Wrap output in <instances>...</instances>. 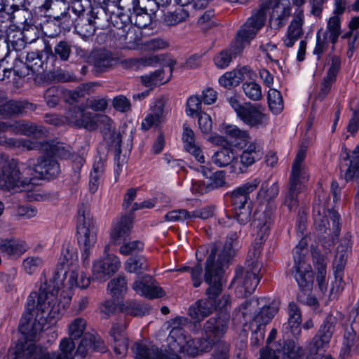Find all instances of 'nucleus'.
Listing matches in <instances>:
<instances>
[{"mask_svg":"<svg viewBox=\"0 0 359 359\" xmlns=\"http://www.w3.org/2000/svg\"><path fill=\"white\" fill-rule=\"evenodd\" d=\"M340 33V18L337 15H333L328 20L327 31L325 35L327 36L330 43L334 44L337 41Z\"/></svg>","mask_w":359,"mask_h":359,"instance_id":"nucleus-59","label":"nucleus"},{"mask_svg":"<svg viewBox=\"0 0 359 359\" xmlns=\"http://www.w3.org/2000/svg\"><path fill=\"white\" fill-rule=\"evenodd\" d=\"M44 45L45 55L46 58H50V62H55L57 58L63 62L69 60L72 53V46L68 41L65 40L60 41L56 43L53 50L50 44L44 42Z\"/></svg>","mask_w":359,"mask_h":359,"instance_id":"nucleus-30","label":"nucleus"},{"mask_svg":"<svg viewBox=\"0 0 359 359\" xmlns=\"http://www.w3.org/2000/svg\"><path fill=\"white\" fill-rule=\"evenodd\" d=\"M277 311V309L274 306L261 304L253 312L250 326L265 328V326L273 319Z\"/></svg>","mask_w":359,"mask_h":359,"instance_id":"nucleus-28","label":"nucleus"},{"mask_svg":"<svg viewBox=\"0 0 359 359\" xmlns=\"http://www.w3.org/2000/svg\"><path fill=\"white\" fill-rule=\"evenodd\" d=\"M302 188L295 184L289 183L287 190L284 193L282 205L286 206L289 211H294L299 205L298 195Z\"/></svg>","mask_w":359,"mask_h":359,"instance_id":"nucleus-47","label":"nucleus"},{"mask_svg":"<svg viewBox=\"0 0 359 359\" xmlns=\"http://www.w3.org/2000/svg\"><path fill=\"white\" fill-rule=\"evenodd\" d=\"M260 182L259 178H255L231 193L233 217L241 225H245L251 220L252 205L249 195L258 187Z\"/></svg>","mask_w":359,"mask_h":359,"instance_id":"nucleus-6","label":"nucleus"},{"mask_svg":"<svg viewBox=\"0 0 359 359\" xmlns=\"http://www.w3.org/2000/svg\"><path fill=\"white\" fill-rule=\"evenodd\" d=\"M247 136H210L209 141L222 147H226L231 151L233 148L243 149L246 147Z\"/></svg>","mask_w":359,"mask_h":359,"instance_id":"nucleus-39","label":"nucleus"},{"mask_svg":"<svg viewBox=\"0 0 359 359\" xmlns=\"http://www.w3.org/2000/svg\"><path fill=\"white\" fill-rule=\"evenodd\" d=\"M183 147L200 163L205 162L201 144L196 140V136H183Z\"/></svg>","mask_w":359,"mask_h":359,"instance_id":"nucleus-46","label":"nucleus"},{"mask_svg":"<svg viewBox=\"0 0 359 359\" xmlns=\"http://www.w3.org/2000/svg\"><path fill=\"white\" fill-rule=\"evenodd\" d=\"M27 168L20 171L15 160L5 161L0 168V189L11 192L29 190L32 187L35 178L27 176Z\"/></svg>","mask_w":359,"mask_h":359,"instance_id":"nucleus-5","label":"nucleus"},{"mask_svg":"<svg viewBox=\"0 0 359 359\" xmlns=\"http://www.w3.org/2000/svg\"><path fill=\"white\" fill-rule=\"evenodd\" d=\"M28 247L25 241L2 238L0 237V252L10 257H19L25 253Z\"/></svg>","mask_w":359,"mask_h":359,"instance_id":"nucleus-34","label":"nucleus"},{"mask_svg":"<svg viewBox=\"0 0 359 359\" xmlns=\"http://www.w3.org/2000/svg\"><path fill=\"white\" fill-rule=\"evenodd\" d=\"M86 327V321L84 318H76L74 319L72 323L69 325V334L71 337V339H67V340L72 341L74 344V348L72 349V359L74 355V348L75 344L73 339H79L83 334L84 330ZM67 339V338L63 339V340Z\"/></svg>","mask_w":359,"mask_h":359,"instance_id":"nucleus-49","label":"nucleus"},{"mask_svg":"<svg viewBox=\"0 0 359 359\" xmlns=\"http://www.w3.org/2000/svg\"><path fill=\"white\" fill-rule=\"evenodd\" d=\"M6 132L20 135H44L45 133L43 126L25 121H15L12 124L0 122V133Z\"/></svg>","mask_w":359,"mask_h":359,"instance_id":"nucleus-22","label":"nucleus"},{"mask_svg":"<svg viewBox=\"0 0 359 359\" xmlns=\"http://www.w3.org/2000/svg\"><path fill=\"white\" fill-rule=\"evenodd\" d=\"M74 344L67 340L60 342V349L61 353H49L38 349L35 351L32 347L23 346L19 344L17 348L18 359H72V349Z\"/></svg>","mask_w":359,"mask_h":359,"instance_id":"nucleus-13","label":"nucleus"},{"mask_svg":"<svg viewBox=\"0 0 359 359\" xmlns=\"http://www.w3.org/2000/svg\"><path fill=\"white\" fill-rule=\"evenodd\" d=\"M27 32H21V31H16L10 29L7 32V48L11 47L16 51L21 50L25 46V42L23 37H27Z\"/></svg>","mask_w":359,"mask_h":359,"instance_id":"nucleus-51","label":"nucleus"},{"mask_svg":"<svg viewBox=\"0 0 359 359\" xmlns=\"http://www.w3.org/2000/svg\"><path fill=\"white\" fill-rule=\"evenodd\" d=\"M288 0H266L259 6V8L252 11L251 16L238 31V36L242 41H248L253 39L258 31L264 25L267 11L269 8L280 5L282 2L285 3Z\"/></svg>","mask_w":359,"mask_h":359,"instance_id":"nucleus-11","label":"nucleus"},{"mask_svg":"<svg viewBox=\"0 0 359 359\" xmlns=\"http://www.w3.org/2000/svg\"><path fill=\"white\" fill-rule=\"evenodd\" d=\"M126 325L113 323L109 334L114 341V350L117 355L125 354L128 350V341L125 334Z\"/></svg>","mask_w":359,"mask_h":359,"instance_id":"nucleus-27","label":"nucleus"},{"mask_svg":"<svg viewBox=\"0 0 359 359\" xmlns=\"http://www.w3.org/2000/svg\"><path fill=\"white\" fill-rule=\"evenodd\" d=\"M237 239V233L230 232L224 244L216 242L212 243L208 249L201 246L197 250L196 256L199 262L202 257H199L198 255L208 252L205 265L204 280L209 287L206 290L207 298L197 301L189 308V313L191 318L201 320L217 309V298L222 291L224 267L236 255Z\"/></svg>","mask_w":359,"mask_h":359,"instance_id":"nucleus-1","label":"nucleus"},{"mask_svg":"<svg viewBox=\"0 0 359 359\" xmlns=\"http://www.w3.org/2000/svg\"><path fill=\"white\" fill-rule=\"evenodd\" d=\"M337 318L328 315L319 330L309 342L307 349L311 355H320L321 351L328 346L335 330Z\"/></svg>","mask_w":359,"mask_h":359,"instance_id":"nucleus-14","label":"nucleus"},{"mask_svg":"<svg viewBox=\"0 0 359 359\" xmlns=\"http://www.w3.org/2000/svg\"><path fill=\"white\" fill-rule=\"evenodd\" d=\"M70 8H68L67 11L62 12L60 15L55 16L53 20L46 22L44 25L46 29V34L50 36L57 35L60 32V25H64L66 26L74 24V18L70 14Z\"/></svg>","mask_w":359,"mask_h":359,"instance_id":"nucleus-33","label":"nucleus"},{"mask_svg":"<svg viewBox=\"0 0 359 359\" xmlns=\"http://www.w3.org/2000/svg\"><path fill=\"white\" fill-rule=\"evenodd\" d=\"M149 264L142 256H134L129 257L124 264V269L128 273L140 274L147 271Z\"/></svg>","mask_w":359,"mask_h":359,"instance_id":"nucleus-48","label":"nucleus"},{"mask_svg":"<svg viewBox=\"0 0 359 359\" xmlns=\"http://www.w3.org/2000/svg\"><path fill=\"white\" fill-rule=\"evenodd\" d=\"M27 103L11 100L0 104V118H8L21 114Z\"/></svg>","mask_w":359,"mask_h":359,"instance_id":"nucleus-43","label":"nucleus"},{"mask_svg":"<svg viewBox=\"0 0 359 359\" xmlns=\"http://www.w3.org/2000/svg\"><path fill=\"white\" fill-rule=\"evenodd\" d=\"M302 351L293 340H280L267 344L259 359H299Z\"/></svg>","mask_w":359,"mask_h":359,"instance_id":"nucleus-15","label":"nucleus"},{"mask_svg":"<svg viewBox=\"0 0 359 359\" xmlns=\"http://www.w3.org/2000/svg\"><path fill=\"white\" fill-rule=\"evenodd\" d=\"M234 154L233 151L226 147H222L219 151L215 152L212 156V162L218 167H226L230 165L234 160Z\"/></svg>","mask_w":359,"mask_h":359,"instance_id":"nucleus-54","label":"nucleus"},{"mask_svg":"<svg viewBox=\"0 0 359 359\" xmlns=\"http://www.w3.org/2000/svg\"><path fill=\"white\" fill-rule=\"evenodd\" d=\"M114 62V58L109 52L102 51L97 53L94 59V66L97 71L104 72L109 68Z\"/></svg>","mask_w":359,"mask_h":359,"instance_id":"nucleus-63","label":"nucleus"},{"mask_svg":"<svg viewBox=\"0 0 359 359\" xmlns=\"http://www.w3.org/2000/svg\"><path fill=\"white\" fill-rule=\"evenodd\" d=\"M264 115L259 104H246L241 109L239 117L247 124L255 126L262 123Z\"/></svg>","mask_w":359,"mask_h":359,"instance_id":"nucleus-37","label":"nucleus"},{"mask_svg":"<svg viewBox=\"0 0 359 359\" xmlns=\"http://www.w3.org/2000/svg\"><path fill=\"white\" fill-rule=\"evenodd\" d=\"M279 191L278 182L269 184V182L264 181L257 194V199L261 203L266 202V206H269L270 203H275L273 201L278 196Z\"/></svg>","mask_w":359,"mask_h":359,"instance_id":"nucleus-41","label":"nucleus"},{"mask_svg":"<svg viewBox=\"0 0 359 359\" xmlns=\"http://www.w3.org/2000/svg\"><path fill=\"white\" fill-rule=\"evenodd\" d=\"M313 220L316 229L320 233H326L331 237L332 244H334L340 232V216L334 210H328V216L332 221V226L330 228L327 216L325 215V209L320 205L313 206Z\"/></svg>","mask_w":359,"mask_h":359,"instance_id":"nucleus-12","label":"nucleus"},{"mask_svg":"<svg viewBox=\"0 0 359 359\" xmlns=\"http://www.w3.org/2000/svg\"><path fill=\"white\" fill-rule=\"evenodd\" d=\"M237 51L235 45L228 49L219 52L214 58L215 65L220 69L226 68L229 65L232 59L236 57Z\"/></svg>","mask_w":359,"mask_h":359,"instance_id":"nucleus-57","label":"nucleus"},{"mask_svg":"<svg viewBox=\"0 0 359 359\" xmlns=\"http://www.w3.org/2000/svg\"><path fill=\"white\" fill-rule=\"evenodd\" d=\"M304 161V158H302V156L295 157L292 165L289 180V183L295 184L301 188L302 184L309 179V175Z\"/></svg>","mask_w":359,"mask_h":359,"instance_id":"nucleus-36","label":"nucleus"},{"mask_svg":"<svg viewBox=\"0 0 359 359\" xmlns=\"http://www.w3.org/2000/svg\"><path fill=\"white\" fill-rule=\"evenodd\" d=\"M90 350L104 352L106 347L103 341L99 336H95L90 333H85L78 346L76 353L84 357Z\"/></svg>","mask_w":359,"mask_h":359,"instance_id":"nucleus-31","label":"nucleus"},{"mask_svg":"<svg viewBox=\"0 0 359 359\" xmlns=\"http://www.w3.org/2000/svg\"><path fill=\"white\" fill-rule=\"evenodd\" d=\"M133 215L132 214L121 216L116 222L114 223L110 232L109 244L104 248V253L109 250V245H119L126 240L129 236L132 225Z\"/></svg>","mask_w":359,"mask_h":359,"instance_id":"nucleus-17","label":"nucleus"},{"mask_svg":"<svg viewBox=\"0 0 359 359\" xmlns=\"http://www.w3.org/2000/svg\"><path fill=\"white\" fill-rule=\"evenodd\" d=\"M82 15L83 13L80 18L74 20V29L83 39L88 40L94 36L96 28L93 17L83 18Z\"/></svg>","mask_w":359,"mask_h":359,"instance_id":"nucleus-40","label":"nucleus"},{"mask_svg":"<svg viewBox=\"0 0 359 359\" xmlns=\"http://www.w3.org/2000/svg\"><path fill=\"white\" fill-rule=\"evenodd\" d=\"M287 309L288 319L287 321L283 325V331L286 334L290 332L295 338H298L301 333V310L294 302H290Z\"/></svg>","mask_w":359,"mask_h":359,"instance_id":"nucleus-25","label":"nucleus"},{"mask_svg":"<svg viewBox=\"0 0 359 359\" xmlns=\"http://www.w3.org/2000/svg\"><path fill=\"white\" fill-rule=\"evenodd\" d=\"M340 172L346 182L359 179V144L351 154H346L340 161Z\"/></svg>","mask_w":359,"mask_h":359,"instance_id":"nucleus-19","label":"nucleus"},{"mask_svg":"<svg viewBox=\"0 0 359 359\" xmlns=\"http://www.w3.org/2000/svg\"><path fill=\"white\" fill-rule=\"evenodd\" d=\"M43 259L38 256H29L25 258L22 263V269L28 275H33L39 272L43 266Z\"/></svg>","mask_w":359,"mask_h":359,"instance_id":"nucleus-55","label":"nucleus"},{"mask_svg":"<svg viewBox=\"0 0 359 359\" xmlns=\"http://www.w3.org/2000/svg\"><path fill=\"white\" fill-rule=\"evenodd\" d=\"M77 240L83 249L82 255L84 262L90 255V250L97 241V229L95 221L90 215L87 204L81 203L79 205L77 217Z\"/></svg>","mask_w":359,"mask_h":359,"instance_id":"nucleus-7","label":"nucleus"},{"mask_svg":"<svg viewBox=\"0 0 359 359\" xmlns=\"http://www.w3.org/2000/svg\"><path fill=\"white\" fill-rule=\"evenodd\" d=\"M121 263L117 256L108 254L103 259L95 262L93 266V273L96 279H103L116 272Z\"/></svg>","mask_w":359,"mask_h":359,"instance_id":"nucleus-23","label":"nucleus"},{"mask_svg":"<svg viewBox=\"0 0 359 359\" xmlns=\"http://www.w3.org/2000/svg\"><path fill=\"white\" fill-rule=\"evenodd\" d=\"M268 104L270 110L274 114H280L283 109V100L280 92L275 88L268 91Z\"/></svg>","mask_w":359,"mask_h":359,"instance_id":"nucleus-56","label":"nucleus"},{"mask_svg":"<svg viewBox=\"0 0 359 359\" xmlns=\"http://www.w3.org/2000/svg\"><path fill=\"white\" fill-rule=\"evenodd\" d=\"M50 61V57L46 58L44 48L41 52H29L26 57V66L33 73L41 74L48 69V62Z\"/></svg>","mask_w":359,"mask_h":359,"instance_id":"nucleus-29","label":"nucleus"},{"mask_svg":"<svg viewBox=\"0 0 359 359\" xmlns=\"http://www.w3.org/2000/svg\"><path fill=\"white\" fill-rule=\"evenodd\" d=\"M0 144L8 149L39 150L66 160L73 158L75 156L69 146L46 140L42 136H27L26 138L0 136Z\"/></svg>","mask_w":359,"mask_h":359,"instance_id":"nucleus-3","label":"nucleus"},{"mask_svg":"<svg viewBox=\"0 0 359 359\" xmlns=\"http://www.w3.org/2000/svg\"><path fill=\"white\" fill-rule=\"evenodd\" d=\"M133 348L135 359H181L176 353H164L157 347L148 348L138 342L135 343Z\"/></svg>","mask_w":359,"mask_h":359,"instance_id":"nucleus-26","label":"nucleus"},{"mask_svg":"<svg viewBox=\"0 0 359 359\" xmlns=\"http://www.w3.org/2000/svg\"><path fill=\"white\" fill-rule=\"evenodd\" d=\"M229 316L225 313H219L210 318L205 322L203 326V340L205 346L203 350H211L217 344L221 347L222 343H226L222 339L224 337L229 329Z\"/></svg>","mask_w":359,"mask_h":359,"instance_id":"nucleus-10","label":"nucleus"},{"mask_svg":"<svg viewBox=\"0 0 359 359\" xmlns=\"http://www.w3.org/2000/svg\"><path fill=\"white\" fill-rule=\"evenodd\" d=\"M32 159L28 161L27 172L34 171L41 179H55L61 172L58 161L49 155L40 156L36 162L32 163Z\"/></svg>","mask_w":359,"mask_h":359,"instance_id":"nucleus-16","label":"nucleus"},{"mask_svg":"<svg viewBox=\"0 0 359 359\" xmlns=\"http://www.w3.org/2000/svg\"><path fill=\"white\" fill-rule=\"evenodd\" d=\"M359 345V335L352 326L346 327L343 336L342 346L339 353V359H347L351 352L356 351Z\"/></svg>","mask_w":359,"mask_h":359,"instance_id":"nucleus-32","label":"nucleus"},{"mask_svg":"<svg viewBox=\"0 0 359 359\" xmlns=\"http://www.w3.org/2000/svg\"><path fill=\"white\" fill-rule=\"evenodd\" d=\"M260 158L261 154L252 155V154L243 151L240 156V161H236L233 166L236 169L238 168L240 172H244L249 166L255 162L256 160H259Z\"/></svg>","mask_w":359,"mask_h":359,"instance_id":"nucleus-64","label":"nucleus"},{"mask_svg":"<svg viewBox=\"0 0 359 359\" xmlns=\"http://www.w3.org/2000/svg\"><path fill=\"white\" fill-rule=\"evenodd\" d=\"M189 17V13L182 8H177L173 12H167L163 15V22L167 26H174L185 21Z\"/></svg>","mask_w":359,"mask_h":359,"instance_id":"nucleus-58","label":"nucleus"},{"mask_svg":"<svg viewBox=\"0 0 359 359\" xmlns=\"http://www.w3.org/2000/svg\"><path fill=\"white\" fill-rule=\"evenodd\" d=\"M76 252L72 248H71L69 245L63 247L62 250V255L60 257V261L57 266V269L54 271L53 277L50 279L49 283L46 281L47 284L49 285L58 284L59 290L63 280L61 278V275L64 273L65 271H66L67 267H69V266L74 267L73 266V263L76 260Z\"/></svg>","mask_w":359,"mask_h":359,"instance_id":"nucleus-21","label":"nucleus"},{"mask_svg":"<svg viewBox=\"0 0 359 359\" xmlns=\"http://www.w3.org/2000/svg\"><path fill=\"white\" fill-rule=\"evenodd\" d=\"M75 116L71 115L72 121L79 128H84L90 131L97 130L104 135H116L114 121L107 115L93 116L81 107L74 108L72 111Z\"/></svg>","mask_w":359,"mask_h":359,"instance_id":"nucleus-8","label":"nucleus"},{"mask_svg":"<svg viewBox=\"0 0 359 359\" xmlns=\"http://www.w3.org/2000/svg\"><path fill=\"white\" fill-rule=\"evenodd\" d=\"M291 8L289 1L281 3L280 5L272 8V13L271 15L270 22L276 28L283 27L285 21L290 16Z\"/></svg>","mask_w":359,"mask_h":359,"instance_id":"nucleus-42","label":"nucleus"},{"mask_svg":"<svg viewBox=\"0 0 359 359\" xmlns=\"http://www.w3.org/2000/svg\"><path fill=\"white\" fill-rule=\"evenodd\" d=\"M58 284L49 285L46 282L42 283L39 292H32L27 301L26 312L22 315L19 331L22 337L20 338L13 351L15 359L17 358V348L19 344L30 346L34 351L41 349L47 351L34 344L36 336L43 330L48 318H57L65 311V306L57 301Z\"/></svg>","mask_w":359,"mask_h":359,"instance_id":"nucleus-2","label":"nucleus"},{"mask_svg":"<svg viewBox=\"0 0 359 359\" xmlns=\"http://www.w3.org/2000/svg\"><path fill=\"white\" fill-rule=\"evenodd\" d=\"M303 20L300 15L294 18L287 29V34L284 39V43L287 47H292L298 39L302 35Z\"/></svg>","mask_w":359,"mask_h":359,"instance_id":"nucleus-44","label":"nucleus"},{"mask_svg":"<svg viewBox=\"0 0 359 359\" xmlns=\"http://www.w3.org/2000/svg\"><path fill=\"white\" fill-rule=\"evenodd\" d=\"M261 251L260 245H256L250 249L245 262V266L236 270L233 282L236 285V293L238 297H246L250 295L260 281L261 264L258 259Z\"/></svg>","mask_w":359,"mask_h":359,"instance_id":"nucleus-4","label":"nucleus"},{"mask_svg":"<svg viewBox=\"0 0 359 359\" xmlns=\"http://www.w3.org/2000/svg\"><path fill=\"white\" fill-rule=\"evenodd\" d=\"M133 290L138 294L149 299L164 296L163 289L158 286L154 278L148 274L138 276L132 285Z\"/></svg>","mask_w":359,"mask_h":359,"instance_id":"nucleus-18","label":"nucleus"},{"mask_svg":"<svg viewBox=\"0 0 359 359\" xmlns=\"http://www.w3.org/2000/svg\"><path fill=\"white\" fill-rule=\"evenodd\" d=\"M65 277L66 280V285H68L69 288L79 287L81 289L86 288L90 283V278H87L86 275L77 270L76 267H73L69 271H65L64 273L61 275L62 277Z\"/></svg>","mask_w":359,"mask_h":359,"instance_id":"nucleus-38","label":"nucleus"},{"mask_svg":"<svg viewBox=\"0 0 359 359\" xmlns=\"http://www.w3.org/2000/svg\"><path fill=\"white\" fill-rule=\"evenodd\" d=\"M243 73L241 69H233L222 76L219 79V83L226 88H231L238 86L243 79Z\"/></svg>","mask_w":359,"mask_h":359,"instance_id":"nucleus-53","label":"nucleus"},{"mask_svg":"<svg viewBox=\"0 0 359 359\" xmlns=\"http://www.w3.org/2000/svg\"><path fill=\"white\" fill-rule=\"evenodd\" d=\"M308 238H302L293 250L294 266L292 274L297 282L299 287L306 292L311 290L313 283V274L311 266L305 262L304 257L307 252Z\"/></svg>","mask_w":359,"mask_h":359,"instance_id":"nucleus-9","label":"nucleus"},{"mask_svg":"<svg viewBox=\"0 0 359 359\" xmlns=\"http://www.w3.org/2000/svg\"><path fill=\"white\" fill-rule=\"evenodd\" d=\"M263 301L264 299H252L245 301L237 309L236 316H241L245 322L248 320L250 322L253 312L258 306L261 305V302Z\"/></svg>","mask_w":359,"mask_h":359,"instance_id":"nucleus-50","label":"nucleus"},{"mask_svg":"<svg viewBox=\"0 0 359 359\" xmlns=\"http://www.w3.org/2000/svg\"><path fill=\"white\" fill-rule=\"evenodd\" d=\"M120 310L126 314L140 317L149 314L150 307L146 304L128 300L121 304Z\"/></svg>","mask_w":359,"mask_h":359,"instance_id":"nucleus-45","label":"nucleus"},{"mask_svg":"<svg viewBox=\"0 0 359 359\" xmlns=\"http://www.w3.org/2000/svg\"><path fill=\"white\" fill-rule=\"evenodd\" d=\"M63 95L64 91L62 88L51 86L45 91L43 97L48 107H55L59 104Z\"/></svg>","mask_w":359,"mask_h":359,"instance_id":"nucleus-61","label":"nucleus"},{"mask_svg":"<svg viewBox=\"0 0 359 359\" xmlns=\"http://www.w3.org/2000/svg\"><path fill=\"white\" fill-rule=\"evenodd\" d=\"M203 341H204L202 338L188 340L187 341L186 344L182 347V351L187 354L192 356H196L200 353L210 351V350H203L202 348V346H205Z\"/></svg>","mask_w":359,"mask_h":359,"instance_id":"nucleus-62","label":"nucleus"},{"mask_svg":"<svg viewBox=\"0 0 359 359\" xmlns=\"http://www.w3.org/2000/svg\"><path fill=\"white\" fill-rule=\"evenodd\" d=\"M276 210V204L270 203L257 219V234L259 238L260 243L264 241L269 234L271 226L274 221Z\"/></svg>","mask_w":359,"mask_h":359,"instance_id":"nucleus-24","label":"nucleus"},{"mask_svg":"<svg viewBox=\"0 0 359 359\" xmlns=\"http://www.w3.org/2000/svg\"><path fill=\"white\" fill-rule=\"evenodd\" d=\"M118 8L121 10L122 14L128 15L131 20L135 13H140L142 11L138 0H119Z\"/></svg>","mask_w":359,"mask_h":359,"instance_id":"nucleus-60","label":"nucleus"},{"mask_svg":"<svg viewBox=\"0 0 359 359\" xmlns=\"http://www.w3.org/2000/svg\"><path fill=\"white\" fill-rule=\"evenodd\" d=\"M122 136H107L106 141L109 143V147L114 151V161H115V178L117 180L120 173L123 170L124 164L126 163V158L125 156H121V140Z\"/></svg>","mask_w":359,"mask_h":359,"instance_id":"nucleus-35","label":"nucleus"},{"mask_svg":"<svg viewBox=\"0 0 359 359\" xmlns=\"http://www.w3.org/2000/svg\"><path fill=\"white\" fill-rule=\"evenodd\" d=\"M127 280L125 276H118L111 280L107 285V291L114 298L118 299L127 291Z\"/></svg>","mask_w":359,"mask_h":359,"instance_id":"nucleus-52","label":"nucleus"},{"mask_svg":"<svg viewBox=\"0 0 359 359\" xmlns=\"http://www.w3.org/2000/svg\"><path fill=\"white\" fill-rule=\"evenodd\" d=\"M214 211L215 207L211 205L205 206L191 212H189L185 209L175 210L168 212L165 215V219L171 222H184V220L195 218L206 219L213 216Z\"/></svg>","mask_w":359,"mask_h":359,"instance_id":"nucleus-20","label":"nucleus"}]
</instances>
